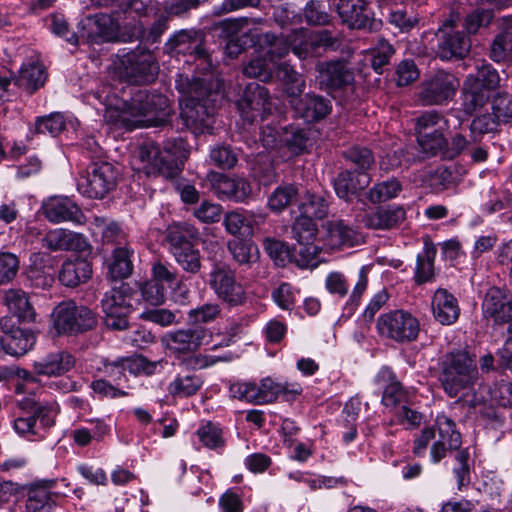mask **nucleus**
<instances>
[{
    "mask_svg": "<svg viewBox=\"0 0 512 512\" xmlns=\"http://www.w3.org/2000/svg\"><path fill=\"white\" fill-rule=\"evenodd\" d=\"M130 94V100H125L105 89L98 92L97 97L106 107L104 119L108 124L133 130L156 125L167 115L169 100L166 96L140 88Z\"/></svg>",
    "mask_w": 512,
    "mask_h": 512,
    "instance_id": "nucleus-1",
    "label": "nucleus"
},
{
    "mask_svg": "<svg viewBox=\"0 0 512 512\" xmlns=\"http://www.w3.org/2000/svg\"><path fill=\"white\" fill-rule=\"evenodd\" d=\"M176 88L182 95L180 118L183 125L194 134L210 132L220 93L208 88L203 79L190 80L183 75H178Z\"/></svg>",
    "mask_w": 512,
    "mask_h": 512,
    "instance_id": "nucleus-2",
    "label": "nucleus"
},
{
    "mask_svg": "<svg viewBox=\"0 0 512 512\" xmlns=\"http://www.w3.org/2000/svg\"><path fill=\"white\" fill-rule=\"evenodd\" d=\"M60 406L55 401L40 402L31 397L17 400L12 413L13 431L28 441H41L55 425Z\"/></svg>",
    "mask_w": 512,
    "mask_h": 512,
    "instance_id": "nucleus-3",
    "label": "nucleus"
},
{
    "mask_svg": "<svg viewBox=\"0 0 512 512\" xmlns=\"http://www.w3.org/2000/svg\"><path fill=\"white\" fill-rule=\"evenodd\" d=\"M189 150L182 138L168 139L160 148L154 143L142 145L139 149V167L148 177L162 176L175 178L183 169Z\"/></svg>",
    "mask_w": 512,
    "mask_h": 512,
    "instance_id": "nucleus-4",
    "label": "nucleus"
},
{
    "mask_svg": "<svg viewBox=\"0 0 512 512\" xmlns=\"http://www.w3.org/2000/svg\"><path fill=\"white\" fill-rule=\"evenodd\" d=\"M479 379L476 360L465 350L446 353L440 362L439 380L445 393L456 398L470 391Z\"/></svg>",
    "mask_w": 512,
    "mask_h": 512,
    "instance_id": "nucleus-5",
    "label": "nucleus"
},
{
    "mask_svg": "<svg viewBox=\"0 0 512 512\" xmlns=\"http://www.w3.org/2000/svg\"><path fill=\"white\" fill-rule=\"evenodd\" d=\"M211 337L208 329L195 326L167 332L162 337V343L175 357H185L183 363L187 367L202 369L208 366L205 358L200 355L186 356L196 352L200 346L209 344Z\"/></svg>",
    "mask_w": 512,
    "mask_h": 512,
    "instance_id": "nucleus-6",
    "label": "nucleus"
},
{
    "mask_svg": "<svg viewBox=\"0 0 512 512\" xmlns=\"http://www.w3.org/2000/svg\"><path fill=\"white\" fill-rule=\"evenodd\" d=\"M51 331L57 336H77L97 325L95 313L72 300L60 302L51 313Z\"/></svg>",
    "mask_w": 512,
    "mask_h": 512,
    "instance_id": "nucleus-7",
    "label": "nucleus"
},
{
    "mask_svg": "<svg viewBox=\"0 0 512 512\" xmlns=\"http://www.w3.org/2000/svg\"><path fill=\"white\" fill-rule=\"evenodd\" d=\"M134 291L128 283H120L106 291L101 300L105 325L112 330L128 327V315L133 310Z\"/></svg>",
    "mask_w": 512,
    "mask_h": 512,
    "instance_id": "nucleus-8",
    "label": "nucleus"
},
{
    "mask_svg": "<svg viewBox=\"0 0 512 512\" xmlns=\"http://www.w3.org/2000/svg\"><path fill=\"white\" fill-rule=\"evenodd\" d=\"M376 329L381 336L404 344L418 338L420 323L410 312L398 309L380 315Z\"/></svg>",
    "mask_w": 512,
    "mask_h": 512,
    "instance_id": "nucleus-9",
    "label": "nucleus"
},
{
    "mask_svg": "<svg viewBox=\"0 0 512 512\" xmlns=\"http://www.w3.org/2000/svg\"><path fill=\"white\" fill-rule=\"evenodd\" d=\"M208 283L217 298L229 306L237 307L246 302L245 288L228 265L216 264L209 273Z\"/></svg>",
    "mask_w": 512,
    "mask_h": 512,
    "instance_id": "nucleus-10",
    "label": "nucleus"
},
{
    "mask_svg": "<svg viewBox=\"0 0 512 512\" xmlns=\"http://www.w3.org/2000/svg\"><path fill=\"white\" fill-rule=\"evenodd\" d=\"M158 69L155 57L146 49H136L127 53L122 57L119 66L120 75L135 85L154 81Z\"/></svg>",
    "mask_w": 512,
    "mask_h": 512,
    "instance_id": "nucleus-11",
    "label": "nucleus"
},
{
    "mask_svg": "<svg viewBox=\"0 0 512 512\" xmlns=\"http://www.w3.org/2000/svg\"><path fill=\"white\" fill-rule=\"evenodd\" d=\"M117 176L118 172L112 164L94 163L78 180L77 189L88 198L101 199L114 189Z\"/></svg>",
    "mask_w": 512,
    "mask_h": 512,
    "instance_id": "nucleus-12",
    "label": "nucleus"
},
{
    "mask_svg": "<svg viewBox=\"0 0 512 512\" xmlns=\"http://www.w3.org/2000/svg\"><path fill=\"white\" fill-rule=\"evenodd\" d=\"M459 85L455 75L439 70L421 83L418 99L426 106L445 104L453 99Z\"/></svg>",
    "mask_w": 512,
    "mask_h": 512,
    "instance_id": "nucleus-13",
    "label": "nucleus"
},
{
    "mask_svg": "<svg viewBox=\"0 0 512 512\" xmlns=\"http://www.w3.org/2000/svg\"><path fill=\"white\" fill-rule=\"evenodd\" d=\"M237 106L241 117L247 122L253 123L258 118L264 119L266 115L271 114L273 104L269 92L264 86L249 84L238 100Z\"/></svg>",
    "mask_w": 512,
    "mask_h": 512,
    "instance_id": "nucleus-14",
    "label": "nucleus"
},
{
    "mask_svg": "<svg viewBox=\"0 0 512 512\" xmlns=\"http://www.w3.org/2000/svg\"><path fill=\"white\" fill-rule=\"evenodd\" d=\"M434 429L437 430L438 438L430 447V460L437 464L446 457L448 451L461 447L462 438L454 420L445 414L437 415Z\"/></svg>",
    "mask_w": 512,
    "mask_h": 512,
    "instance_id": "nucleus-15",
    "label": "nucleus"
},
{
    "mask_svg": "<svg viewBox=\"0 0 512 512\" xmlns=\"http://www.w3.org/2000/svg\"><path fill=\"white\" fill-rule=\"evenodd\" d=\"M210 189L220 199L244 202L251 194L250 183L242 177H230L223 173L210 171L206 175Z\"/></svg>",
    "mask_w": 512,
    "mask_h": 512,
    "instance_id": "nucleus-16",
    "label": "nucleus"
},
{
    "mask_svg": "<svg viewBox=\"0 0 512 512\" xmlns=\"http://www.w3.org/2000/svg\"><path fill=\"white\" fill-rule=\"evenodd\" d=\"M319 83L329 92L354 91V74L342 61L320 62L316 65Z\"/></svg>",
    "mask_w": 512,
    "mask_h": 512,
    "instance_id": "nucleus-17",
    "label": "nucleus"
},
{
    "mask_svg": "<svg viewBox=\"0 0 512 512\" xmlns=\"http://www.w3.org/2000/svg\"><path fill=\"white\" fill-rule=\"evenodd\" d=\"M436 53L441 60L463 59L470 51V38L463 32L445 24L437 33Z\"/></svg>",
    "mask_w": 512,
    "mask_h": 512,
    "instance_id": "nucleus-18",
    "label": "nucleus"
},
{
    "mask_svg": "<svg viewBox=\"0 0 512 512\" xmlns=\"http://www.w3.org/2000/svg\"><path fill=\"white\" fill-rule=\"evenodd\" d=\"M57 483L56 479H48L30 484L26 492V512H54L60 496L58 492L53 491Z\"/></svg>",
    "mask_w": 512,
    "mask_h": 512,
    "instance_id": "nucleus-19",
    "label": "nucleus"
},
{
    "mask_svg": "<svg viewBox=\"0 0 512 512\" xmlns=\"http://www.w3.org/2000/svg\"><path fill=\"white\" fill-rule=\"evenodd\" d=\"M483 316L495 324L512 320V293L499 287H491L482 303Z\"/></svg>",
    "mask_w": 512,
    "mask_h": 512,
    "instance_id": "nucleus-20",
    "label": "nucleus"
},
{
    "mask_svg": "<svg viewBox=\"0 0 512 512\" xmlns=\"http://www.w3.org/2000/svg\"><path fill=\"white\" fill-rule=\"evenodd\" d=\"M39 242L43 249L50 252H82L88 247L82 234L64 228L49 229L40 237Z\"/></svg>",
    "mask_w": 512,
    "mask_h": 512,
    "instance_id": "nucleus-21",
    "label": "nucleus"
},
{
    "mask_svg": "<svg viewBox=\"0 0 512 512\" xmlns=\"http://www.w3.org/2000/svg\"><path fill=\"white\" fill-rule=\"evenodd\" d=\"M288 102L295 114L307 122L320 121L332 110L331 101L315 93H302Z\"/></svg>",
    "mask_w": 512,
    "mask_h": 512,
    "instance_id": "nucleus-22",
    "label": "nucleus"
},
{
    "mask_svg": "<svg viewBox=\"0 0 512 512\" xmlns=\"http://www.w3.org/2000/svg\"><path fill=\"white\" fill-rule=\"evenodd\" d=\"M45 218L51 223L73 222L82 224L84 214L79 206L68 197L53 196L42 205Z\"/></svg>",
    "mask_w": 512,
    "mask_h": 512,
    "instance_id": "nucleus-23",
    "label": "nucleus"
},
{
    "mask_svg": "<svg viewBox=\"0 0 512 512\" xmlns=\"http://www.w3.org/2000/svg\"><path fill=\"white\" fill-rule=\"evenodd\" d=\"M342 22L350 28H373L375 20L370 16L365 0H333Z\"/></svg>",
    "mask_w": 512,
    "mask_h": 512,
    "instance_id": "nucleus-24",
    "label": "nucleus"
},
{
    "mask_svg": "<svg viewBox=\"0 0 512 512\" xmlns=\"http://www.w3.org/2000/svg\"><path fill=\"white\" fill-rule=\"evenodd\" d=\"M75 357L66 350L50 352L34 361L33 372L38 376L60 377L75 366Z\"/></svg>",
    "mask_w": 512,
    "mask_h": 512,
    "instance_id": "nucleus-25",
    "label": "nucleus"
},
{
    "mask_svg": "<svg viewBox=\"0 0 512 512\" xmlns=\"http://www.w3.org/2000/svg\"><path fill=\"white\" fill-rule=\"evenodd\" d=\"M431 308L433 317L442 325H452L460 316V306L457 298L443 288L434 292Z\"/></svg>",
    "mask_w": 512,
    "mask_h": 512,
    "instance_id": "nucleus-26",
    "label": "nucleus"
},
{
    "mask_svg": "<svg viewBox=\"0 0 512 512\" xmlns=\"http://www.w3.org/2000/svg\"><path fill=\"white\" fill-rule=\"evenodd\" d=\"M36 343V336L30 330L11 329L0 335V354L22 356L30 351Z\"/></svg>",
    "mask_w": 512,
    "mask_h": 512,
    "instance_id": "nucleus-27",
    "label": "nucleus"
},
{
    "mask_svg": "<svg viewBox=\"0 0 512 512\" xmlns=\"http://www.w3.org/2000/svg\"><path fill=\"white\" fill-rule=\"evenodd\" d=\"M85 25L89 29L87 38L95 43L114 40L119 29L118 21L112 15L105 13L87 18Z\"/></svg>",
    "mask_w": 512,
    "mask_h": 512,
    "instance_id": "nucleus-28",
    "label": "nucleus"
},
{
    "mask_svg": "<svg viewBox=\"0 0 512 512\" xmlns=\"http://www.w3.org/2000/svg\"><path fill=\"white\" fill-rule=\"evenodd\" d=\"M406 218V211L401 206L379 207L365 216L368 228L389 230L398 227Z\"/></svg>",
    "mask_w": 512,
    "mask_h": 512,
    "instance_id": "nucleus-29",
    "label": "nucleus"
},
{
    "mask_svg": "<svg viewBox=\"0 0 512 512\" xmlns=\"http://www.w3.org/2000/svg\"><path fill=\"white\" fill-rule=\"evenodd\" d=\"M169 44L176 54L195 55L198 58L206 56L202 47L203 33L197 30H181L170 39Z\"/></svg>",
    "mask_w": 512,
    "mask_h": 512,
    "instance_id": "nucleus-30",
    "label": "nucleus"
},
{
    "mask_svg": "<svg viewBox=\"0 0 512 512\" xmlns=\"http://www.w3.org/2000/svg\"><path fill=\"white\" fill-rule=\"evenodd\" d=\"M198 236V229L187 222H179L170 225L166 231V241L169 245V251L174 253L194 246V241Z\"/></svg>",
    "mask_w": 512,
    "mask_h": 512,
    "instance_id": "nucleus-31",
    "label": "nucleus"
},
{
    "mask_svg": "<svg viewBox=\"0 0 512 512\" xmlns=\"http://www.w3.org/2000/svg\"><path fill=\"white\" fill-rule=\"evenodd\" d=\"M327 242L332 247L356 246L363 242L362 235L342 220L331 221L326 225Z\"/></svg>",
    "mask_w": 512,
    "mask_h": 512,
    "instance_id": "nucleus-32",
    "label": "nucleus"
},
{
    "mask_svg": "<svg viewBox=\"0 0 512 512\" xmlns=\"http://www.w3.org/2000/svg\"><path fill=\"white\" fill-rule=\"evenodd\" d=\"M92 274L91 264L82 258L68 259L63 262L59 271V281L67 287H76L87 281Z\"/></svg>",
    "mask_w": 512,
    "mask_h": 512,
    "instance_id": "nucleus-33",
    "label": "nucleus"
},
{
    "mask_svg": "<svg viewBox=\"0 0 512 512\" xmlns=\"http://www.w3.org/2000/svg\"><path fill=\"white\" fill-rule=\"evenodd\" d=\"M47 79L45 67L38 62L25 63L21 66L15 84L30 94L42 87Z\"/></svg>",
    "mask_w": 512,
    "mask_h": 512,
    "instance_id": "nucleus-34",
    "label": "nucleus"
},
{
    "mask_svg": "<svg viewBox=\"0 0 512 512\" xmlns=\"http://www.w3.org/2000/svg\"><path fill=\"white\" fill-rule=\"evenodd\" d=\"M369 182L370 178L367 174L355 175L354 172L345 170L335 178L334 189L339 198L348 201L350 196L364 189Z\"/></svg>",
    "mask_w": 512,
    "mask_h": 512,
    "instance_id": "nucleus-35",
    "label": "nucleus"
},
{
    "mask_svg": "<svg viewBox=\"0 0 512 512\" xmlns=\"http://www.w3.org/2000/svg\"><path fill=\"white\" fill-rule=\"evenodd\" d=\"M277 78L284 85V92L288 100H293L294 97L301 95L306 87V81L300 73H298L293 66L287 62L278 63L275 68Z\"/></svg>",
    "mask_w": 512,
    "mask_h": 512,
    "instance_id": "nucleus-36",
    "label": "nucleus"
},
{
    "mask_svg": "<svg viewBox=\"0 0 512 512\" xmlns=\"http://www.w3.org/2000/svg\"><path fill=\"white\" fill-rule=\"evenodd\" d=\"M4 303L8 310L20 320L33 321L35 319V310L23 290H7L4 295Z\"/></svg>",
    "mask_w": 512,
    "mask_h": 512,
    "instance_id": "nucleus-37",
    "label": "nucleus"
},
{
    "mask_svg": "<svg viewBox=\"0 0 512 512\" xmlns=\"http://www.w3.org/2000/svg\"><path fill=\"white\" fill-rule=\"evenodd\" d=\"M203 379L194 373H178L168 384V393L175 398L191 397L202 388Z\"/></svg>",
    "mask_w": 512,
    "mask_h": 512,
    "instance_id": "nucleus-38",
    "label": "nucleus"
},
{
    "mask_svg": "<svg viewBox=\"0 0 512 512\" xmlns=\"http://www.w3.org/2000/svg\"><path fill=\"white\" fill-rule=\"evenodd\" d=\"M195 435L205 448L220 452L226 446L223 428L219 423L212 421L201 422Z\"/></svg>",
    "mask_w": 512,
    "mask_h": 512,
    "instance_id": "nucleus-39",
    "label": "nucleus"
},
{
    "mask_svg": "<svg viewBox=\"0 0 512 512\" xmlns=\"http://www.w3.org/2000/svg\"><path fill=\"white\" fill-rule=\"evenodd\" d=\"M490 92L477 86L474 80H465L462 88V106L467 114H473L488 103Z\"/></svg>",
    "mask_w": 512,
    "mask_h": 512,
    "instance_id": "nucleus-40",
    "label": "nucleus"
},
{
    "mask_svg": "<svg viewBox=\"0 0 512 512\" xmlns=\"http://www.w3.org/2000/svg\"><path fill=\"white\" fill-rule=\"evenodd\" d=\"M489 56L495 62L512 60V15L504 18L503 31L492 42Z\"/></svg>",
    "mask_w": 512,
    "mask_h": 512,
    "instance_id": "nucleus-41",
    "label": "nucleus"
},
{
    "mask_svg": "<svg viewBox=\"0 0 512 512\" xmlns=\"http://www.w3.org/2000/svg\"><path fill=\"white\" fill-rule=\"evenodd\" d=\"M257 42L274 66L280 59L288 55L290 51L289 44L285 39L277 37L275 34L266 32L258 36Z\"/></svg>",
    "mask_w": 512,
    "mask_h": 512,
    "instance_id": "nucleus-42",
    "label": "nucleus"
},
{
    "mask_svg": "<svg viewBox=\"0 0 512 512\" xmlns=\"http://www.w3.org/2000/svg\"><path fill=\"white\" fill-rule=\"evenodd\" d=\"M309 137L305 129L289 125L282 128L280 143L291 155L298 156L307 150Z\"/></svg>",
    "mask_w": 512,
    "mask_h": 512,
    "instance_id": "nucleus-43",
    "label": "nucleus"
},
{
    "mask_svg": "<svg viewBox=\"0 0 512 512\" xmlns=\"http://www.w3.org/2000/svg\"><path fill=\"white\" fill-rule=\"evenodd\" d=\"M227 247L233 260L240 266L250 267L258 261L259 249L251 241L234 239L228 242Z\"/></svg>",
    "mask_w": 512,
    "mask_h": 512,
    "instance_id": "nucleus-44",
    "label": "nucleus"
},
{
    "mask_svg": "<svg viewBox=\"0 0 512 512\" xmlns=\"http://www.w3.org/2000/svg\"><path fill=\"white\" fill-rule=\"evenodd\" d=\"M133 250L128 247H117L113 251V259L109 264V274L112 279H123L131 275L133 270V264L131 256Z\"/></svg>",
    "mask_w": 512,
    "mask_h": 512,
    "instance_id": "nucleus-45",
    "label": "nucleus"
},
{
    "mask_svg": "<svg viewBox=\"0 0 512 512\" xmlns=\"http://www.w3.org/2000/svg\"><path fill=\"white\" fill-rule=\"evenodd\" d=\"M276 66L265 56L263 50L253 56L243 68V73L250 78H258L262 82H268L272 79L273 71Z\"/></svg>",
    "mask_w": 512,
    "mask_h": 512,
    "instance_id": "nucleus-46",
    "label": "nucleus"
},
{
    "mask_svg": "<svg viewBox=\"0 0 512 512\" xmlns=\"http://www.w3.org/2000/svg\"><path fill=\"white\" fill-rule=\"evenodd\" d=\"M435 256L436 249L430 245H425L423 251L417 255L414 278L418 284L426 283L433 278Z\"/></svg>",
    "mask_w": 512,
    "mask_h": 512,
    "instance_id": "nucleus-47",
    "label": "nucleus"
},
{
    "mask_svg": "<svg viewBox=\"0 0 512 512\" xmlns=\"http://www.w3.org/2000/svg\"><path fill=\"white\" fill-rule=\"evenodd\" d=\"M402 191L401 183L395 179H387L376 183L367 193L368 200L373 203H382L398 196Z\"/></svg>",
    "mask_w": 512,
    "mask_h": 512,
    "instance_id": "nucleus-48",
    "label": "nucleus"
},
{
    "mask_svg": "<svg viewBox=\"0 0 512 512\" xmlns=\"http://www.w3.org/2000/svg\"><path fill=\"white\" fill-rule=\"evenodd\" d=\"M298 190L293 184L277 187L268 198V206L274 212H282L297 199Z\"/></svg>",
    "mask_w": 512,
    "mask_h": 512,
    "instance_id": "nucleus-49",
    "label": "nucleus"
},
{
    "mask_svg": "<svg viewBox=\"0 0 512 512\" xmlns=\"http://www.w3.org/2000/svg\"><path fill=\"white\" fill-rule=\"evenodd\" d=\"M66 129V119L60 112H53L35 120V133L56 137Z\"/></svg>",
    "mask_w": 512,
    "mask_h": 512,
    "instance_id": "nucleus-50",
    "label": "nucleus"
},
{
    "mask_svg": "<svg viewBox=\"0 0 512 512\" xmlns=\"http://www.w3.org/2000/svg\"><path fill=\"white\" fill-rule=\"evenodd\" d=\"M223 225L231 235H249L253 226L247 212L231 211L224 216Z\"/></svg>",
    "mask_w": 512,
    "mask_h": 512,
    "instance_id": "nucleus-51",
    "label": "nucleus"
},
{
    "mask_svg": "<svg viewBox=\"0 0 512 512\" xmlns=\"http://www.w3.org/2000/svg\"><path fill=\"white\" fill-rule=\"evenodd\" d=\"M95 225L100 230L103 243L114 244L122 247L126 243L127 235L120 225L105 218H95Z\"/></svg>",
    "mask_w": 512,
    "mask_h": 512,
    "instance_id": "nucleus-52",
    "label": "nucleus"
},
{
    "mask_svg": "<svg viewBox=\"0 0 512 512\" xmlns=\"http://www.w3.org/2000/svg\"><path fill=\"white\" fill-rule=\"evenodd\" d=\"M321 248L312 243H297L291 251V261H295L299 267L314 266Z\"/></svg>",
    "mask_w": 512,
    "mask_h": 512,
    "instance_id": "nucleus-53",
    "label": "nucleus"
},
{
    "mask_svg": "<svg viewBox=\"0 0 512 512\" xmlns=\"http://www.w3.org/2000/svg\"><path fill=\"white\" fill-rule=\"evenodd\" d=\"M466 80H474L477 86L491 92L498 87L500 77L496 69L483 62L481 65H477L476 73L468 75Z\"/></svg>",
    "mask_w": 512,
    "mask_h": 512,
    "instance_id": "nucleus-54",
    "label": "nucleus"
},
{
    "mask_svg": "<svg viewBox=\"0 0 512 512\" xmlns=\"http://www.w3.org/2000/svg\"><path fill=\"white\" fill-rule=\"evenodd\" d=\"M301 215L315 219H323L328 213V203L323 196L308 194L305 201L300 204Z\"/></svg>",
    "mask_w": 512,
    "mask_h": 512,
    "instance_id": "nucleus-55",
    "label": "nucleus"
},
{
    "mask_svg": "<svg viewBox=\"0 0 512 512\" xmlns=\"http://www.w3.org/2000/svg\"><path fill=\"white\" fill-rule=\"evenodd\" d=\"M394 420L397 424L402 425L407 430H414L421 426L424 421V415L409 403L399 406L393 412Z\"/></svg>",
    "mask_w": 512,
    "mask_h": 512,
    "instance_id": "nucleus-56",
    "label": "nucleus"
},
{
    "mask_svg": "<svg viewBox=\"0 0 512 512\" xmlns=\"http://www.w3.org/2000/svg\"><path fill=\"white\" fill-rule=\"evenodd\" d=\"M447 129L432 130L428 133H421L417 136L418 143L422 150L429 154L443 152L447 145L444 131Z\"/></svg>",
    "mask_w": 512,
    "mask_h": 512,
    "instance_id": "nucleus-57",
    "label": "nucleus"
},
{
    "mask_svg": "<svg viewBox=\"0 0 512 512\" xmlns=\"http://www.w3.org/2000/svg\"><path fill=\"white\" fill-rule=\"evenodd\" d=\"M415 129L417 136L432 130L449 129V121L435 110L427 111L417 118Z\"/></svg>",
    "mask_w": 512,
    "mask_h": 512,
    "instance_id": "nucleus-58",
    "label": "nucleus"
},
{
    "mask_svg": "<svg viewBox=\"0 0 512 512\" xmlns=\"http://www.w3.org/2000/svg\"><path fill=\"white\" fill-rule=\"evenodd\" d=\"M286 40L290 49L300 58H306L310 53V31L306 28H299L291 31Z\"/></svg>",
    "mask_w": 512,
    "mask_h": 512,
    "instance_id": "nucleus-59",
    "label": "nucleus"
},
{
    "mask_svg": "<svg viewBox=\"0 0 512 512\" xmlns=\"http://www.w3.org/2000/svg\"><path fill=\"white\" fill-rule=\"evenodd\" d=\"M292 234L297 243H312L317 235L316 224L310 218L301 215L292 226Z\"/></svg>",
    "mask_w": 512,
    "mask_h": 512,
    "instance_id": "nucleus-60",
    "label": "nucleus"
},
{
    "mask_svg": "<svg viewBox=\"0 0 512 512\" xmlns=\"http://www.w3.org/2000/svg\"><path fill=\"white\" fill-rule=\"evenodd\" d=\"M176 262L186 272L196 274L201 268V256L199 250L194 246L186 250H179L172 253Z\"/></svg>",
    "mask_w": 512,
    "mask_h": 512,
    "instance_id": "nucleus-61",
    "label": "nucleus"
},
{
    "mask_svg": "<svg viewBox=\"0 0 512 512\" xmlns=\"http://www.w3.org/2000/svg\"><path fill=\"white\" fill-rule=\"evenodd\" d=\"M223 214V207L210 200H203L193 210V215L202 223L212 224L220 221Z\"/></svg>",
    "mask_w": 512,
    "mask_h": 512,
    "instance_id": "nucleus-62",
    "label": "nucleus"
},
{
    "mask_svg": "<svg viewBox=\"0 0 512 512\" xmlns=\"http://www.w3.org/2000/svg\"><path fill=\"white\" fill-rule=\"evenodd\" d=\"M381 402L385 407L392 409L394 412L399 408V406L405 405L409 402V392L401 383L386 387L382 393Z\"/></svg>",
    "mask_w": 512,
    "mask_h": 512,
    "instance_id": "nucleus-63",
    "label": "nucleus"
},
{
    "mask_svg": "<svg viewBox=\"0 0 512 512\" xmlns=\"http://www.w3.org/2000/svg\"><path fill=\"white\" fill-rule=\"evenodd\" d=\"M346 158L356 166L358 174H367L366 172L374 164V156L368 148L353 147L345 153Z\"/></svg>",
    "mask_w": 512,
    "mask_h": 512,
    "instance_id": "nucleus-64",
    "label": "nucleus"
}]
</instances>
